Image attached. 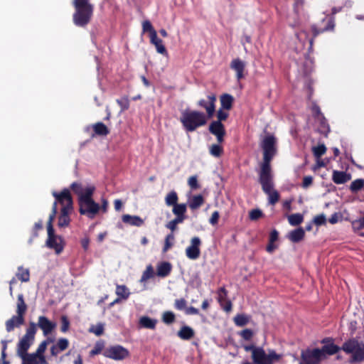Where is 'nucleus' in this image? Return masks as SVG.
<instances>
[{
  "label": "nucleus",
  "instance_id": "47",
  "mask_svg": "<svg viewBox=\"0 0 364 364\" xmlns=\"http://www.w3.org/2000/svg\"><path fill=\"white\" fill-rule=\"evenodd\" d=\"M154 274V268L151 264H149L146 267L145 271L143 272L142 276L140 279V282H146L148 279L153 277Z\"/></svg>",
  "mask_w": 364,
  "mask_h": 364
},
{
  "label": "nucleus",
  "instance_id": "14",
  "mask_svg": "<svg viewBox=\"0 0 364 364\" xmlns=\"http://www.w3.org/2000/svg\"><path fill=\"white\" fill-rule=\"evenodd\" d=\"M79 213L80 215H86L90 218H93L100 210V205L94 200H89L84 202L80 201Z\"/></svg>",
  "mask_w": 364,
  "mask_h": 364
},
{
  "label": "nucleus",
  "instance_id": "21",
  "mask_svg": "<svg viewBox=\"0 0 364 364\" xmlns=\"http://www.w3.org/2000/svg\"><path fill=\"white\" fill-rule=\"evenodd\" d=\"M73 210H67L66 208H61L60 214L58 217V225L60 228H65L70 225V218Z\"/></svg>",
  "mask_w": 364,
  "mask_h": 364
},
{
  "label": "nucleus",
  "instance_id": "62",
  "mask_svg": "<svg viewBox=\"0 0 364 364\" xmlns=\"http://www.w3.org/2000/svg\"><path fill=\"white\" fill-rule=\"evenodd\" d=\"M223 109H224L220 108L219 110L218 111V112H217L218 120L216 122H222L223 121H225L228 119L229 114L228 112H225Z\"/></svg>",
  "mask_w": 364,
  "mask_h": 364
},
{
  "label": "nucleus",
  "instance_id": "13",
  "mask_svg": "<svg viewBox=\"0 0 364 364\" xmlns=\"http://www.w3.org/2000/svg\"><path fill=\"white\" fill-rule=\"evenodd\" d=\"M322 24L323 26L317 27L316 25L311 26V31L313 33V38L309 41V50L312 49L314 45V38L318 36L319 34L323 33L326 31H333L335 26L334 20L332 18H323L322 21Z\"/></svg>",
  "mask_w": 364,
  "mask_h": 364
},
{
  "label": "nucleus",
  "instance_id": "24",
  "mask_svg": "<svg viewBox=\"0 0 364 364\" xmlns=\"http://www.w3.org/2000/svg\"><path fill=\"white\" fill-rule=\"evenodd\" d=\"M150 42L155 46L156 51L159 53L164 55H168L167 50L163 44L162 40L158 38L157 33H153L152 36L150 37Z\"/></svg>",
  "mask_w": 364,
  "mask_h": 364
},
{
  "label": "nucleus",
  "instance_id": "61",
  "mask_svg": "<svg viewBox=\"0 0 364 364\" xmlns=\"http://www.w3.org/2000/svg\"><path fill=\"white\" fill-rule=\"evenodd\" d=\"M68 341L66 338H60L57 343L56 346L60 349V351L65 350L68 347Z\"/></svg>",
  "mask_w": 364,
  "mask_h": 364
},
{
  "label": "nucleus",
  "instance_id": "50",
  "mask_svg": "<svg viewBox=\"0 0 364 364\" xmlns=\"http://www.w3.org/2000/svg\"><path fill=\"white\" fill-rule=\"evenodd\" d=\"M142 30L143 32H149V37L152 36L153 33H157L154 27L152 26L151 22L149 20L144 21L142 23Z\"/></svg>",
  "mask_w": 364,
  "mask_h": 364
},
{
  "label": "nucleus",
  "instance_id": "52",
  "mask_svg": "<svg viewBox=\"0 0 364 364\" xmlns=\"http://www.w3.org/2000/svg\"><path fill=\"white\" fill-rule=\"evenodd\" d=\"M9 341L6 340L1 341L2 349H1V357L0 358V364H9V362L6 360V350L7 348V344Z\"/></svg>",
  "mask_w": 364,
  "mask_h": 364
},
{
  "label": "nucleus",
  "instance_id": "37",
  "mask_svg": "<svg viewBox=\"0 0 364 364\" xmlns=\"http://www.w3.org/2000/svg\"><path fill=\"white\" fill-rule=\"evenodd\" d=\"M16 277L22 282H28L30 280V272L28 269L18 267Z\"/></svg>",
  "mask_w": 364,
  "mask_h": 364
},
{
  "label": "nucleus",
  "instance_id": "29",
  "mask_svg": "<svg viewBox=\"0 0 364 364\" xmlns=\"http://www.w3.org/2000/svg\"><path fill=\"white\" fill-rule=\"evenodd\" d=\"M177 335L182 340L188 341L194 336L195 332L190 326H183L178 331Z\"/></svg>",
  "mask_w": 364,
  "mask_h": 364
},
{
  "label": "nucleus",
  "instance_id": "3",
  "mask_svg": "<svg viewBox=\"0 0 364 364\" xmlns=\"http://www.w3.org/2000/svg\"><path fill=\"white\" fill-rule=\"evenodd\" d=\"M277 139L272 134H268L264 137L261 142V148L263 152V161L260 165L259 173H271V161L277 154Z\"/></svg>",
  "mask_w": 364,
  "mask_h": 364
},
{
  "label": "nucleus",
  "instance_id": "44",
  "mask_svg": "<svg viewBox=\"0 0 364 364\" xmlns=\"http://www.w3.org/2000/svg\"><path fill=\"white\" fill-rule=\"evenodd\" d=\"M161 319L164 323L169 325L175 322L176 316L172 311H166L163 313Z\"/></svg>",
  "mask_w": 364,
  "mask_h": 364
},
{
  "label": "nucleus",
  "instance_id": "6",
  "mask_svg": "<svg viewBox=\"0 0 364 364\" xmlns=\"http://www.w3.org/2000/svg\"><path fill=\"white\" fill-rule=\"evenodd\" d=\"M341 348L346 353L351 355L352 361H364V343H360L357 339L353 338L347 340L343 343Z\"/></svg>",
  "mask_w": 364,
  "mask_h": 364
},
{
  "label": "nucleus",
  "instance_id": "56",
  "mask_svg": "<svg viewBox=\"0 0 364 364\" xmlns=\"http://www.w3.org/2000/svg\"><path fill=\"white\" fill-rule=\"evenodd\" d=\"M60 322H61V326H60V331L63 333H66L70 328V321L68 318L66 316H62L60 317Z\"/></svg>",
  "mask_w": 364,
  "mask_h": 364
},
{
  "label": "nucleus",
  "instance_id": "39",
  "mask_svg": "<svg viewBox=\"0 0 364 364\" xmlns=\"http://www.w3.org/2000/svg\"><path fill=\"white\" fill-rule=\"evenodd\" d=\"M178 197L177 193L175 191L169 192L166 198L165 202L168 206H174L178 204Z\"/></svg>",
  "mask_w": 364,
  "mask_h": 364
},
{
  "label": "nucleus",
  "instance_id": "16",
  "mask_svg": "<svg viewBox=\"0 0 364 364\" xmlns=\"http://www.w3.org/2000/svg\"><path fill=\"white\" fill-rule=\"evenodd\" d=\"M201 240L198 237H193L191 240V245L186 249V255L190 259H197L200 255V246Z\"/></svg>",
  "mask_w": 364,
  "mask_h": 364
},
{
  "label": "nucleus",
  "instance_id": "26",
  "mask_svg": "<svg viewBox=\"0 0 364 364\" xmlns=\"http://www.w3.org/2000/svg\"><path fill=\"white\" fill-rule=\"evenodd\" d=\"M122 220L124 223L136 227H141L144 224L143 219L137 215L126 214L122 216Z\"/></svg>",
  "mask_w": 364,
  "mask_h": 364
},
{
  "label": "nucleus",
  "instance_id": "15",
  "mask_svg": "<svg viewBox=\"0 0 364 364\" xmlns=\"http://www.w3.org/2000/svg\"><path fill=\"white\" fill-rule=\"evenodd\" d=\"M216 96L215 94H210L207 96V100L200 99L197 105L198 107L204 108L207 113V119L212 118L215 112Z\"/></svg>",
  "mask_w": 364,
  "mask_h": 364
},
{
  "label": "nucleus",
  "instance_id": "19",
  "mask_svg": "<svg viewBox=\"0 0 364 364\" xmlns=\"http://www.w3.org/2000/svg\"><path fill=\"white\" fill-rule=\"evenodd\" d=\"M232 70L236 73V78L239 81L245 77L244 71L245 69V63L240 58L233 59L230 65Z\"/></svg>",
  "mask_w": 364,
  "mask_h": 364
},
{
  "label": "nucleus",
  "instance_id": "46",
  "mask_svg": "<svg viewBox=\"0 0 364 364\" xmlns=\"http://www.w3.org/2000/svg\"><path fill=\"white\" fill-rule=\"evenodd\" d=\"M312 151H313L314 156L316 159H320L323 155H324L326 154V147L323 144H319L316 146H314L312 148Z\"/></svg>",
  "mask_w": 364,
  "mask_h": 364
},
{
  "label": "nucleus",
  "instance_id": "60",
  "mask_svg": "<svg viewBox=\"0 0 364 364\" xmlns=\"http://www.w3.org/2000/svg\"><path fill=\"white\" fill-rule=\"evenodd\" d=\"M240 335L244 340L250 341L253 336V331L251 329L245 328L240 333Z\"/></svg>",
  "mask_w": 364,
  "mask_h": 364
},
{
  "label": "nucleus",
  "instance_id": "5",
  "mask_svg": "<svg viewBox=\"0 0 364 364\" xmlns=\"http://www.w3.org/2000/svg\"><path fill=\"white\" fill-rule=\"evenodd\" d=\"M53 196L55 198L52 207V212L49 215V219L54 220L57 213L58 203L60 204L61 208H66L67 210H73V200L70 192L68 188H64L60 192L53 191Z\"/></svg>",
  "mask_w": 364,
  "mask_h": 364
},
{
  "label": "nucleus",
  "instance_id": "59",
  "mask_svg": "<svg viewBox=\"0 0 364 364\" xmlns=\"http://www.w3.org/2000/svg\"><path fill=\"white\" fill-rule=\"evenodd\" d=\"M311 112H312L313 117L316 119L321 118V116H323V114H322V112L321 111L319 106L316 103H313V105H312Z\"/></svg>",
  "mask_w": 364,
  "mask_h": 364
},
{
  "label": "nucleus",
  "instance_id": "28",
  "mask_svg": "<svg viewBox=\"0 0 364 364\" xmlns=\"http://www.w3.org/2000/svg\"><path fill=\"white\" fill-rule=\"evenodd\" d=\"M53 341V339L47 338L46 340L42 341L39 344L36 353L40 356L41 364H48V363L46 360V358L43 355V353L46 350L47 346L50 343H52Z\"/></svg>",
  "mask_w": 364,
  "mask_h": 364
},
{
  "label": "nucleus",
  "instance_id": "1",
  "mask_svg": "<svg viewBox=\"0 0 364 364\" xmlns=\"http://www.w3.org/2000/svg\"><path fill=\"white\" fill-rule=\"evenodd\" d=\"M246 352H251L253 364H273L282 362L283 355L277 353L274 349L265 350L262 347L255 345L245 346Z\"/></svg>",
  "mask_w": 364,
  "mask_h": 364
},
{
  "label": "nucleus",
  "instance_id": "17",
  "mask_svg": "<svg viewBox=\"0 0 364 364\" xmlns=\"http://www.w3.org/2000/svg\"><path fill=\"white\" fill-rule=\"evenodd\" d=\"M208 129L212 134L216 136L218 143L222 144L224 141L226 132L222 122L213 121L210 124Z\"/></svg>",
  "mask_w": 364,
  "mask_h": 364
},
{
  "label": "nucleus",
  "instance_id": "18",
  "mask_svg": "<svg viewBox=\"0 0 364 364\" xmlns=\"http://www.w3.org/2000/svg\"><path fill=\"white\" fill-rule=\"evenodd\" d=\"M37 326L43 331L44 336H48L55 328L56 323L50 321L44 316H40L38 319Z\"/></svg>",
  "mask_w": 364,
  "mask_h": 364
},
{
  "label": "nucleus",
  "instance_id": "4",
  "mask_svg": "<svg viewBox=\"0 0 364 364\" xmlns=\"http://www.w3.org/2000/svg\"><path fill=\"white\" fill-rule=\"evenodd\" d=\"M207 120L205 114L198 110L186 109L182 112L180 118L184 129L188 132H193L198 127L205 125Z\"/></svg>",
  "mask_w": 364,
  "mask_h": 364
},
{
  "label": "nucleus",
  "instance_id": "32",
  "mask_svg": "<svg viewBox=\"0 0 364 364\" xmlns=\"http://www.w3.org/2000/svg\"><path fill=\"white\" fill-rule=\"evenodd\" d=\"M220 105L222 109L230 110L232 107L234 97L230 94H223L220 97Z\"/></svg>",
  "mask_w": 364,
  "mask_h": 364
},
{
  "label": "nucleus",
  "instance_id": "45",
  "mask_svg": "<svg viewBox=\"0 0 364 364\" xmlns=\"http://www.w3.org/2000/svg\"><path fill=\"white\" fill-rule=\"evenodd\" d=\"M364 186V180L361 178H358L356 180H354L350 186V190L352 193H357L359 191H360Z\"/></svg>",
  "mask_w": 364,
  "mask_h": 364
},
{
  "label": "nucleus",
  "instance_id": "42",
  "mask_svg": "<svg viewBox=\"0 0 364 364\" xmlns=\"http://www.w3.org/2000/svg\"><path fill=\"white\" fill-rule=\"evenodd\" d=\"M210 154L214 157H220L223 154V147L220 144H213L209 148Z\"/></svg>",
  "mask_w": 364,
  "mask_h": 364
},
{
  "label": "nucleus",
  "instance_id": "12",
  "mask_svg": "<svg viewBox=\"0 0 364 364\" xmlns=\"http://www.w3.org/2000/svg\"><path fill=\"white\" fill-rule=\"evenodd\" d=\"M323 346L319 348L322 360H324L328 356L333 355L342 350L341 347L338 346L334 343L333 338L331 337H326L321 341Z\"/></svg>",
  "mask_w": 364,
  "mask_h": 364
},
{
  "label": "nucleus",
  "instance_id": "9",
  "mask_svg": "<svg viewBox=\"0 0 364 364\" xmlns=\"http://www.w3.org/2000/svg\"><path fill=\"white\" fill-rule=\"evenodd\" d=\"M48 218L47 223L48 238L46 240V245L50 249H53L56 254H60L63 252L64 245L63 238L55 234L53 226V221Z\"/></svg>",
  "mask_w": 364,
  "mask_h": 364
},
{
  "label": "nucleus",
  "instance_id": "64",
  "mask_svg": "<svg viewBox=\"0 0 364 364\" xmlns=\"http://www.w3.org/2000/svg\"><path fill=\"white\" fill-rule=\"evenodd\" d=\"M70 188L71 190L75 193L76 194L78 195V196L80 195V193H82V186L80 183H77V182H73L71 185H70Z\"/></svg>",
  "mask_w": 364,
  "mask_h": 364
},
{
  "label": "nucleus",
  "instance_id": "38",
  "mask_svg": "<svg viewBox=\"0 0 364 364\" xmlns=\"http://www.w3.org/2000/svg\"><path fill=\"white\" fill-rule=\"evenodd\" d=\"M320 122V126L318 127V132L323 134L325 136H327L328 133L330 132V127L326 119L324 116H321V118L317 119Z\"/></svg>",
  "mask_w": 364,
  "mask_h": 364
},
{
  "label": "nucleus",
  "instance_id": "2",
  "mask_svg": "<svg viewBox=\"0 0 364 364\" xmlns=\"http://www.w3.org/2000/svg\"><path fill=\"white\" fill-rule=\"evenodd\" d=\"M73 6L75 8L73 15L74 24L79 27H85L92 18L94 5L90 0H73Z\"/></svg>",
  "mask_w": 364,
  "mask_h": 364
},
{
  "label": "nucleus",
  "instance_id": "33",
  "mask_svg": "<svg viewBox=\"0 0 364 364\" xmlns=\"http://www.w3.org/2000/svg\"><path fill=\"white\" fill-rule=\"evenodd\" d=\"M204 198L202 195L198 194L193 196L189 201L188 206L191 210H196L202 206L204 203Z\"/></svg>",
  "mask_w": 364,
  "mask_h": 364
},
{
  "label": "nucleus",
  "instance_id": "27",
  "mask_svg": "<svg viewBox=\"0 0 364 364\" xmlns=\"http://www.w3.org/2000/svg\"><path fill=\"white\" fill-rule=\"evenodd\" d=\"M19 357L22 359V364H41L40 356L36 352L33 353L26 352Z\"/></svg>",
  "mask_w": 364,
  "mask_h": 364
},
{
  "label": "nucleus",
  "instance_id": "8",
  "mask_svg": "<svg viewBox=\"0 0 364 364\" xmlns=\"http://www.w3.org/2000/svg\"><path fill=\"white\" fill-rule=\"evenodd\" d=\"M36 331V324L34 322H30L25 335L19 341L17 345V354L18 356L22 354H25L26 352H28V350L34 342Z\"/></svg>",
  "mask_w": 364,
  "mask_h": 364
},
{
  "label": "nucleus",
  "instance_id": "7",
  "mask_svg": "<svg viewBox=\"0 0 364 364\" xmlns=\"http://www.w3.org/2000/svg\"><path fill=\"white\" fill-rule=\"evenodd\" d=\"M259 182L262 191L269 196V203L274 205L279 200V194L276 190H273V175L271 173H259Z\"/></svg>",
  "mask_w": 364,
  "mask_h": 364
},
{
  "label": "nucleus",
  "instance_id": "22",
  "mask_svg": "<svg viewBox=\"0 0 364 364\" xmlns=\"http://www.w3.org/2000/svg\"><path fill=\"white\" fill-rule=\"evenodd\" d=\"M172 265L168 262H161L156 267V275L160 277L168 276L171 272Z\"/></svg>",
  "mask_w": 364,
  "mask_h": 364
},
{
  "label": "nucleus",
  "instance_id": "25",
  "mask_svg": "<svg viewBox=\"0 0 364 364\" xmlns=\"http://www.w3.org/2000/svg\"><path fill=\"white\" fill-rule=\"evenodd\" d=\"M350 179V175L344 171H333L332 180L336 184H343Z\"/></svg>",
  "mask_w": 364,
  "mask_h": 364
},
{
  "label": "nucleus",
  "instance_id": "55",
  "mask_svg": "<svg viewBox=\"0 0 364 364\" xmlns=\"http://www.w3.org/2000/svg\"><path fill=\"white\" fill-rule=\"evenodd\" d=\"M263 216V213L259 209H252L249 213V218L251 220H257Z\"/></svg>",
  "mask_w": 364,
  "mask_h": 364
},
{
  "label": "nucleus",
  "instance_id": "10",
  "mask_svg": "<svg viewBox=\"0 0 364 364\" xmlns=\"http://www.w3.org/2000/svg\"><path fill=\"white\" fill-rule=\"evenodd\" d=\"M103 355L116 360H122L129 356V352L123 346L115 345L105 348Z\"/></svg>",
  "mask_w": 364,
  "mask_h": 364
},
{
  "label": "nucleus",
  "instance_id": "30",
  "mask_svg": "<svg viewBox=\"0 0 364 364\" xmlns=\"http://www.w3.org/2000/svg\"><path fill=\"white\" fill-rule=\"evenodd\" d=\"M305 236V231L302 228H299L289 233L288 238L292 242L296 243L301 241Z\"/></svg>",
  "mask_w": 364,
  "mask_h": 364
},
{
  "label": "nucleus",
  "instance_id": "20",
  "mask_svg": "<svg viewBox=\"0 0 364 364\" xmlns=\"http://www.w3.org/2000/svg\"><path fill=\"white\" fill-rule=\"evenodd\" d=\"M25 318L18 314L13 316L10 319L6 321V329L7 332L12 331L15 328H18L24 323Z\"/></svg>",
  "mask_w": 364,
  "mask_h": 364
},
{
  "label": "nucleus",
  "instance_id": "41",
  "mask_svg": "<svg viewBox=\"0 0 364 364\" xmlns=\"http://www.w3.org/2000/svg\"><path fill=\"white\" fill-rule=\"evenodd\" d=\"M304 220V216L301 213H294L288 216V221L292 226L300 225Z\"/></svg>",
  "mask_w": 364,
  "mask_h": 364
},
{
  "label": "nucleus",
  "instance_id": "11",
  "mask_svg": "<svg viewBox=\"0 0 364 364\" xmlns=\"http://www.w3.org/2000/svg\"><path fill=\"white\" fill-rule=\"evenodd\" d=\"M319 348H306L301 352V362L299 364H318L323 361Z\"/></svg>",
  "mask_w": 364,
  "mask_h": 364
},
{
  "label": "nucleus",
  "instance_id": "53",
  "mask_svg": "<svg viewBox=\"0 0 364 364\" xmlns=\"http://www.w3.org/2000/svg\"><path fill=\"white\" fill-rule=\"evenodd\" d=\"M117 103L121 107L122 111L127 110L129 108V100L128 97H123L117 100Z\"/></svg>",
  "mask_w": 364,
  "mask_h": 364
},
{
  "label": "nucleus",
  "instance_id": "36",
  "mask_svg": "<svg viewBox=\"0 0 364 364\" xmlns=\"http://www.w3.org/2000/svg\"><path fill=\"white\" fill-rule=\"evenodd\" d=\"M250 318L249 316L244 314H238L234 317L233 321L237 326L242 327L249 323Z\"/></svg>",
  "mask_w": 364,
  "mask_h": 364
},
{
  "label": "nucleus",
  "instance_id": "49",
  "mask_svg": "<svg viewBox=\"0 0 364 364\" xmlns=\"http://www.w3.org/2000/svg\"><path fill=\"white\" fill-rule=\"evenodd\" d=\"M174 238L175 237L173 232L166 235L165 238L164 246L163 247L164 252H166L173 246L172 242L174 240Z\"/></svg>",
  "mask_w": 364,
  "mask_h": 364
},
{
  "label": "nucleus",
  "instance_id": "35",
  "mask_svg": "<svg viewBox=\"0 0 364 364\" xmlns=\"http://www.w3.org/2000/svg\"><path fill=\"white\" fill-rule=\"evenodd\" d=\"M95 190V188L94 186H89L83 189L82 193L79 196L78 202L92 200V195Z\"/></svg>",
  "mask_w": 364,
  "mask_h": 364
},
{
  "label": "nucleus",
  "instance_id": "31",
  "mask_svg": "<svg viewBox=\"0 0 364 364\" xmlns=\"http://www.w3.org/2000/svg\"><path fill=\"white\" fill-rule=\"evenodd\" d=\"M26 311H27V305L24 301L23 294H19L17 296L16 314L24 317Z\"/></svg>",
  "mask_w": 364,
  "mask_h": 364
},
{
  "label": "nucleus",
  "instance_id": "63",
  "mask_svg": "<svg viewBox=\"0 0 364 364\" xmlns=\"http://www.w3.org/2000/svg\"><path fill=\"white\" fill-rule=\"evenodd\" d=\"M103 344L102 343H96L94 348L90 350L91 355H95L100 354V353H103L104 350Z\"/></svg>",
  "mask_w": 364,
  "mask_h": 364
},
{
  "label": "nucleus",
  "instance_id": "48",
  "mask_svg": "<svg viewBox=\"0 0 364 364\" xmlns=\"http://www.w3.org/2000/svg\"><path fill=\"white\" fill-rule=\"evenodd\" d=\"M104 324L99 323L97 325H92L89 328V332L92 333L97 336H100L104 333Z\"/></svg>",
  "mask_w": 364,
  "mask_h": 364
},
{
  "label": "nucleus",
  "instance_id": "23",
  "mask_svg": "<svg viewBox=\"0 0 364 364\" xmlns=\"http://www.w3.org/2000/svg\"><path fill=\"white\" fill-rule=\"evenodd\" d=\"M92 129L94 132L92 134V137L95 136H105L109 134L108 127L101 122L92 124Z\"/></svg>",
  "mask_w": 364,
  "mask_h": 364
},
{
  "label": "nucleus",
  "instance_id": "54",
  "mask_svg": "<svg viewBox=\"0 0 364 364\" xmlns=\"http://www.w3.org/2000/svg\"><path fill=\"white\" fill-rule=\"evenodd\" d=\"M186 305H187V301L183 298L176 299L174 301L175 309L177 310H179V311H182V310L185 311L186 309Z\"/></svg>",
  "mask_w": 364,
  "mask_h": 364
},
{
  "label": "nucleus",
  "instance_id": "40",
  "mask_svg": "<svg viewBox=\"0 0 364 364\" xmlns=\"http://www.w3.org/2000/svg\"><path fill=\"white\" fill-rule=\"evenodd\" d=\"M116 294L122 299H127L129 296L130 292L125 285H117Z\"/></svg>",
  "mask_w": 364,
  "mask_h": 364
},
{
  "label": "nucleus",
  "instance_id": "57",
  "mask_svg": "<svg viewBox=\"0 0 364 364\" xmlns=\"http://www.w3.org/2000/svg\"><path fill=\"white\" fill-rule=\"evenodd\" d=\"M326 223V218L324 214H320L316 215L314 218L313 223H314L317 226H321L325 225Z\"/></svg>",
  "mask_w": 364,
  "mask_h": 364
},
{
  "label": "nucleus",
  "instance_id": "34",
  "mask_svg": "<svg viewBox=\"0 0 364 364\" xmlns=\"http://www.w3.org/2000/svg\"><path fill=\"white\" fill-rule=\"evenodd\" d=\"M157 320L151 318L149 316H142L139 319V324L141 326L148 329H155Z\"/></svg>",
  "mask_w": 364,
  "mask_h": 364
},
{
  "label": "nucleus",
  "instance_id": "51",
  "mask_svg": "<svg viewBox=\"0 0 364 364\" xmlns=\"http://www.w3.org/2000/svg\"><path fill=\"white\" fill-rule=\"evenodd\" d=\"M218 301L220 304H222L223 301L225 300H228L227 299L228 296V291L224 287H222L218 289Z\"/></svg>",
  "mask_w": 364,
  "mask_h": 364
},
{
  "label": "nucleus",
  "instance_id": "58",
  "mask_svg": "<svg viewBox=\"0 0 364 364\" xmlns=\"http://www.w3.org/2000/svg\"><path fill=\"white\" fill-rule=\"evenodd\" d=\"M188 184L192 190H197L200 188L197 176H192L188 180Z\"/></svg>",
  "mask_w": 364,
  "mask_h": 364
},
{
  "label": "nucleus",
  "instance_id": "43",
  "mask_svg": "<svg viewBox=\"0 0 364 364\" xmlns=\"http://www.w3.org/2000/svg\"><path fill=\"white\" fill-rule=\"evenodd\" d=\"M187 205L186 203H178L173 207L172 212L175 215L186 216Z\"/></svg>",
  "mask_w": 364,
  "mask_h": 364
}]
</instances>
